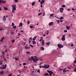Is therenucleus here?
I'll list each match as a JSON object with an SVG mask.
<instances>
[{"instance_id": "55", "label": "nucleus", "mask_w": 76, "mask_h": 76, "mask_svg": "<svg viewBox=\"0 0 76 76\" xmlns=\"http://www.w3.org/2000/svg\"><path fill=\"white\" fill-rule=\"evenodd\" d=\"M29 39L30 40H32V38L31 37H30Z\"/></svg>"}, {"instance_id": "2", "label": "nucleus", "mask_w": 76, "mask_h": 76, "mask_svg": "<svg viewBox=\"0 0 76 76\" xmlns=\"http://www.w3.org/2000/svg\"><path fill=\"white\" fill-rule=\"evenodd\" d=\"M47 72H48L49 73V75L50 76H52V74H53V72L51 71L48 70H47Z\"/></svg>"}, {"instance_id": "53", "label": "nucleus", "mask_w": 76, "mask_h": 76, "mask_svg": "<svg viewBox=\"0 0 76 76\" xmlns=\"http://www.w3.org/2000/svg\"><path fill=\"white\" fill-rule=\"evenodd\" d=\"M43 3H44L43 2H40V4H43Z\"/></svg>"}, {"instance_id": "46", "label": "nucleus", "mask_w": 76, "mask_h": 76, "mask_svg": "<svg viewBox=\"0 0 76 76\" xmlns=\"http://www.w3.org/2000/svg\"><path fill=\"white\" fill-rule=\"evenodd\" d=\"M14 1H15V2H18V0H14Z\"/></svg>"}, {"instance_id": "9", "label": "nucleus", "mask_w": 76, "mask_h": 76, "mask_svg": "<svg viewBox=\"0 0 76 76\" xmlns=\"http://www.w3.org/2000/svg\"><path fill=\"white\" fill-rule=\"evenodd\" d=\"M53 23H54L53 22H50L49 23V26H53Z\"/></svg>"}, {"instance_id": "40", "label": "nucleus", "mask_w": 76, "mask_h": 76, "mask_svg": "<svg viewBox=\"0 0 76 76\" xmlns=\"http://www.w3.org/2000/svg\"><path fill=\"white\" fill-rule=\"evenodd\" d=\"M15 25V24H14V23H12V25H11L12 26H14Z\"/></svg>"}, {"instance_id": "5", "label": "nucleus", "mask_w": 76, "mask_h": 76, "mask_svg": "<svg viewBox=\"0 0 76 76\" xmlns=\"http://www.w3.org/2000/svg\"><path fill=\"white\" fill-rule=\"evenodd\" d=\"M62 41H65V40H66L65 39V35H64V34L63 36L62 37Z\"/></svg>"}, {"instance_id": "36", "label": "nucleus", "mask_w": 76, "mask_h": 76, "mask_svg": "<svg viewBox=\"0 0 76 76\" xmlns=\"http://www.w3.org/2000/svg\"><path fill=\"white\" fill-rule=\"evenodd\" d=\"M66 6L65 5H63L61 6L62 7H65Z\"/></svg>"}, {"instance_id": "57", "label": "nucleus", "mask_w": 76, "mask_h": 76, "mask_svg": "<svg viewBox=\"0 0 76 76\" xmlns=\"http://www.w3.org/2000/svg\"><path fill=\"white\" fill-rule=\"evenodd\" d=\"M42 68H45V65H44V66H42Z\"/></svg>"}, {"instance_id": "61", "label": "nucleus", "mask_w": 76, "mask_h": 76, "mask_svg": "<svg viewBox=\"0 0 76 76\" xmlns=\"http://www.w3.org/2000/svg\"><path fill=\"white\" fill-rule=\"evenodd\" d=\"M74 72H76V67L75 68V69L74 70Z\"/></svg>"}, {"instance_id": "20", "label": "nucleus", "mask_w": 76, "mask_h": 76, "mask_svg": "<svg viewBox=\"0 0 76 76\" xmlns=\"http://www.w3.org/2000/svg\"><path fill=\"white\" fill-rule=\"evenodd\" d=\"M35 1L33 2L32 3V6H34V5H35Z\"/></svg>"}, {"instance_id": "4", "label": "nucleus", "mask_w": 76, "mask_h": 76, "mask_svg": "<svg viewBox=\"0 0 76 76\" xmlns=\"http://www.w3.org/2000/svg\"><path fill=\"white\" fill-rule=\"evenodd\" d=\"M6 1V0L3 1V0H0V4H1V3H3V4H4Z\"/></svg>"}, {"instance_id": "29", "label": "nucleus", "mask_w": 76, "mask_h": 76, "mask_svg": "<svg viewBox=\"0 0 76 76\" xmlns=\"http://www.w3.org/2000/svg\"><path fill=\"white\" fill-rule=\"evenodd\" d=\"M44 75L45 76H48V75H49V74L48 73H46Z\"/></svg>"}, {"instance_id": "16", "label": "nucleus", "mask_w": 76, "mask_h": 76, "mask_svg": "<svg viewBox=\"0 0 76 76\" xmlns=\"http://www.w3.org/2000/svg\"><path fill=\"white\" fill-rule=\"evenodd\" d=\"M6 16H5L4 15V17L3 18V20H4V21H5L6 20Z\"/></svg>"}, {"instance_id": "62", "label": "nucleus", "mask_w": 76, "mask_h": 76, "mask_svg": "<svg viewBox=\"0 0 76 76\" xmlns=\"http://www.w3.org/2000/svg\"><path fill=\"white\" fill-rule=\"evenodd\" d=\"M60 22H63V20H60Z\"/></svg>"}, {"instance_id": "56", "label": "nucleus", "mask_w": 76, "mask_h": 76, "mask_svg": "<svg viewBox=\"0 0 76 76\" xmlns=\"http://www.w3.org/2000/svg\"><path fill=\"white\" fill-rule=\"evenodd\" d=\"M28 41H29V43H30V42H31V40H30L29 39L28 40Z\"/></svg>"}, {"instance_id": "51", "label": "nucleus", "mask_w": 76, "mask_h": 76, "mask_svg": "<svg viewBox=\"0 0 76 76\" xmlns=\"http://www.w3.org/2000/svg\"><path fill=\"white\" fill-rule=\"evenodd\" d=\"M45 1L43 0H42V1L41 2L43 3H44V2Z\"/></svg>"}, {"instance_id": "22", "label": "nucleus", "mask_w": 76, "mask_h": 76, "mask_svg": "<svg viewBox=\"0 0 76 76\" xmlns=\"http://www.w3.org/2000/svg\"><path fill=\"white\" fill-rule=\"evenodd\" d=\"M70 27V26H66V29L68 30L69 29Z\"/></svg>"}, {"instance_id": "7", "label": "nucleus", "mask_w": 76, "mask_h": 76, "mask_svg": "<svg viewBox=\"0 0 76 76\" xmlns=\"http://www.w3.org/2000/svg\"><path fill=\"white\" fill-rule=\"evenodd\" d=\"M45 65V69H48L50 67V65Z\"/></svg>"}, {"instance_id": "58", "label": "nucleus", "mask_w": 76, "mask_h": 76, "mask_svg": "<svg viewBox=\"0 0 76 76\" xmlns=\"http://www.w3.org/2000/svg\"><path fill=\"white\" fill-rule=\"evenodd\" d=\"M69 72V71L66 70L64 72Z\"/></svg>"}, {"instance_id": "45", "label": "nucleus", "mask_w": 76, "mask_h": 76, "mask_svg": "<svg viewBox=\"0 0 76 76\" xmlns=\"http://www.w3.org/2000/svg\"><path fill=\"white\" fill-rule=\"evenodd\" d=\"M3 66L0 67V69H3Z\"/></svg>"}, {"instance_id": "35", "label": "nucleus", "mask_w": 76, "mask_h": 76, "mask_svg": "<svg viewBox=\"0 0 76 76\" xmlns=\"http://www.w3.org/2000/svg\"><path fill=\"white\" fill-rule=\"evenodd\" d=\"M66 68H65L64 69H62V70H63V72H64L66 71Z\"/></svg>"}, {"instance_id": "52", "label": "nucleus", "mask_w": 76, "mask_h": 76, "mask_svg": "<svg viewBox=\"0 0 76 76\" xmlns=\"http://www.w3.org/2000/svg\"><path fill=\"white\" fill-rule=\"evenodd\" d=\"M2 64H3V63L0 62V65H2Z\"/></svg>"}, {"instance_id": "15", "label": "nucleus", "mask_w": 76, "mask_h": 76, "mask_svg": "<svg viewBox=\"0 0 76 76\" xmlns=\"http://www.w3.org/2000/svg\"><path fill=\"white\" fill-rule=\"evenodd\" d=\"M4 74V72L3 71H2L0 72V75H3Z\"/></svg>"}, {"instance_id": "24", "label": "nucleus", "mask_w": 76, "mask_h": 76, "mask_svg": "<svg viewBox=\"0 0 76 76\" xmlns=\"http://www.w3.org/2000/svg\"><path fill=\"white\" fill-rule=\"evenodd\" d=\"M22 23H20L19 24V26L20 27H21V26H22Z\"/></svg>"}, {"instance_id": "49", "label": "nucleus", "mask_w": 76, "mask_h": 76, "mask_svg": "<svg viewBox=\"0 0 76 76\" xmlns=\"http://www.w3.org/2000/svg\"><path fill=\"white\" fill-rule=\"evenodd\" d=\"M37 72H38V73H40L39 70H38Z\"/></svg>"}, {"instance_id": "8", "label": "nucleus", "mask_w": 76, "mask_h": 76, "mask_svg": "<svg viewBox=\"0 0 76 76\" xmlns=\"http://www.w3.org/2000/svg\"><path fill=\"white\" fill-rule=\"evenodd\" d=\"M31 60H34L35 59L37 58V57L36 56H32L31 57Z\"/></svg>"}, {"instance_id": "14", "label": "nucleus", "mask_w": 76, "mask_h": 76, "mask_svg": "<svg viewBox=\"0 0 76 76\" xmlns=\"http://www.w3.org/2000/svg\"><path fill=\"white\" fill-rule=\"evenodd\" d=\"M4 10H8V8L7 7H4Z\"/></svg>"}, {"instance_id": "28", "label": "nucleus", "mask_w": 76, "mask_h": 76, "mask_svg": "<svg viewBox=\"0 0 76 76\" xmlns=\"http://www.w3.org/2000/svg\"><path fill=\"white\" fill-rule=\"evenodd\" d=\"M53 15H54V14H51L50 15V17H52V16H53Z\"/></svg>"}, {"instance_id": "50", "label": "nucleus", "mask_w": 76, "mask_h": 76, "mask_svg": "<svg viewBox=\"0 0 76 76\" xmlns=\"http://www.w3.org/2000/svg\"><path fill=\"white\" fill-rule=\"evenodd\" d=\"M67 32V30L64 31V32Z\"/></svg>"}, {"instance_id": "3", "label": "nucleus", "mask_w": 76, "mask_h": 76, "mask_svg": "<svg viewBox=\"0 0 76 76\" xmlns=\"http://www.w3.org/2000/svg\"><path fill=\"white\" fill-rule=\"evenodd\" d=\"M58 48H63V46L61 44H58Z\"/></svg>"}, {"instance_id": "38", "label": "nucleus", "mask_w": 76, "mask_h": 76, "mask_svg": "<svg viewBox=\"0 0 76 76\" xmlns=\"http://www.w3.org/2000/svg\"><path fill=\"white\" fill-rule=\"evenodd\" d=\"M30 46L31 47V48H34V46L31 45H30Z\"/></svg>"}, {"instance_id": "11", "label": "nucleus", "mask_w": 76, "mask_h": 76, "mask_svg": "<svg viewBox=\"0 0 76 76\" xmlns=\"http://www.w3.org/2000/svg\"><path fill=\"white\" fill-rule=\"evenodd\" d=\"M30 47H28L27 46H26L25 47V48L26 49V50H29L30 48Z\"/></svg>"}, {"instance_id": "42", "label": "nucleus", "mask_w": 76, "mask_h": 76, "mask_svg": "<svg viewBox=\"0 0 76 76\" xmlns=\"http://www.w3.org/2000/svg\"><path fill=\"white\" fill-rule=\"evenodd\" d=\"M8 76H12V74H10L9 75H8Z\"/></svg>"}, {"instance_id": "43", "label": "nucleus", "mask_w": 76, "mask_h": 76, "mask_svg": "<svg viewBox=\"0 0 76 76\" xmlns=\"http://www.w3.org/2000/svg\"><path fill=\"white\" fill-rule=\"evenodd\" d=\"M23 66H25V65H26V63H23Z\"/></svg>"}, {"instance_id": "54", "label": "nucleus", "mask_w": 76, "mask_h": 76, "mask_svg": "<svg viewBox=\"0 0 76 76\" xmlns=\"http://www.w3.org/2000/svg\"><path fill=\"white\" fill-rule=\"evenodd\" d=\"M31 60V59L30 58L27 61H30Z\"/></svg>"}, {"instance_id": "64", "label": "nucleus", "mask_w": 76, "mask_h": 76, "mask_svg": "<svg viewBox=\"0 0 76 76\" xmlns=\"http://www.w3.org/2000/svg\"><path fill=\"white\" fill-rule=\"evenodd\" d=\"M42 39H43V37H42L41 38V39H42Z\"/></svg>"}, {"instance_id": "63", "label": "nucleus", "mask_w": 76, "mask_h": 76, "mask_svg": "<svg viewBox=\"0 0 76 76\" xmlns=\"http://www.w3.org/2000/svg\"><path fill=\"white\" fill-rule=\"evenodd\" d=\"M45 13H43V15L42 16H45Z\"/></svg>"}, {"instance_id": "37", "label": "nucleus", "mask_w": 76, "mask_h": 76, "mask_svg": "<svg viewBox=\"0 0 76 76\" xmlns=\"http://www.w3.org/2000/svg\"><path fill=\"white\" fill-rule=\"evenodd\" d=\"M12 42L13 43H14V42H15V40H12Z\"/></svg>"}, {"instance_id": "26", "label": "nucleus", "mask_w": 76, "mask_h": 76, "mask_svg": "<svg viewBox=\"0 0 76 76\" xmlns=\"http://www.w3.org/2000/svg\"><path fill=\"white\" fill-rule=\"evenodd\" d=\"M13 28L14 29H16V26H13Z\"/></svg>"}, {"instance_id": "32", "label": "nucleus", "mask_w": 76, "mask_h": 76, "mask_svg": "<svg viewBox=\"0 0 76 76\" xmlns=\"http://www.w3.org/2000/svg\"><path fill=\"white\" fill-rule=\"evenodd\" d=\"M27 23L28 25H29V24L30 23V22H29V20L28 21Z\"/></svg>"}, {"instance_id": "23", "label": "nucleus", "mask_w": 76, "mask_h": 76, "mask_svg": "<svg viewBox=\"0 0 76 76\" xmlns=\"http://www.w3.org/2000/svg\"><path fill=\"white\" fill-rule=\"evenodd\" d=\"M42 45H44V40H43L42 41Z\"/></svg>"}, {"instance_id": "47", "label": "nucleus", "mask_w": 76, "mask_h": 76, "mask_svg": "<svg viewBox=\"0 0 76 76\" xmlns=\"http://www.w3.org/2000/svg\"><path fill=\"white\" fill-rule=\"evenodd\" d=\"M15 10H12V13H14V12H15Z\"/></svg>"}, {"instance_id": "60", "label": "nucleus", "mask_w": 76, "mask_h": 76, "mask_svg": "<svg viewBox=\"0 0 76 76\" xmlns=\"http://www.w3.org/2000/svg\"><path fill=\"white\" fill-rule=\"evenodd\" d=\"M23 32V30H21V31H20V32Z\"/></svg>"}, {"instance_id": "13", "label": "nucleus", "mask_w": 76, "mask_h": 76, "mask_svg": "<svg viewBox=\"0 0 76 76\" xmlns=\"http://www.w3.org/2000/svg\"><path fill=\"white\" fill-rule=\"evenodd\" d=\"M41 50H44V48H43V47H41L40 48L39 51H41Z\"/></svg>"}, {"instance_id": "33", "label": "nucleus", "mask_w": 76, "mask_h": 76, "mask_svg": "<svg viewBox=\"0 0 76 76\" xmlns=\"http://www.w3.org/2000/svg\"><path fill=\"white\" fill-rule=\"evenodd\" d=\"M64 19V18L63 17H61L60 18V20H61L62 19Z\"/></svg>"}, {"instance_id": "1", "label": "nucleus", "mask_w": 76, "mask_h": 76, "mask_svg": "<svg viewBox=\"0 0 76 76\" xmlns=\"http://www.w3.org/2000/svg\"><path fill=\"white\" fill-rule=\"evenodd\" d=\"M12 10H16V7H17V6H16V5H15V4L12 5Z\"/></svg>"}, {"instance_id": "17", "label": "nucleus", "mask_w": 76, "mask_h": 76, "mask_svg": "<svg viewBox=\"0 0 76 76\" xmlns=\"http://www.w3.org/2000/svg\"><path fill=\"white\" fill-rule=\"evenodd\" d=\"M4 39V37H2V38L1 39V40H0L1 42H2Z\"/></svg>"}, {"instance_id": "30", "label": "nucleus", "mask_w": 76, "mask_h": 76, "mask_svg": "<svg viewBox=\"0 0 76 76\" xmlns=\"http://www.w3.org/2000/svg\"><path fill=\"white\" fill-rule=\"evenodd\" d=\"M32 43L34 44H36V42H35V41H32Z\"/></svg>"}, {"instance_id": "6", "label": "nucleus", "mask_w": 76, "mask_h": 76, "mask_svg": "<svg viewBox=\"0 0 76 76\" xmlns=\"http://www.w3.org/2000/svg\"><path fill=\"white\" fill-rule=\"evenodd\" d=\"M37 61H38V59H37L36 58V59H35L34 60H33V62L35 63H37Z\"/></svg>"}, {"instance_id": "34", "label": "nucleus", "mask_w": 76, "mask_h": 76, "mask_svg": "<svg viewBox=\"0 0 76 76\" xmlns=\"http://www.w3.org/2000/svg\"><path fill=\"white\" fill-rule=\"evenodd\" d=\"M29 27L30 28H31V29H32V28H33V26H30Z\"/></svg>"}, {"instance_id": "59", "label": "nucleus", "mask_w": 76, "mask_h": 76, "mask_svg": "<svg viewBox=\"0 0 76 76\" xmlns=\"http://www.w3.org/2000/svg\"><path fill=\"white\" fill-rule=\"evenodd\" d=\"M74 63H76V60L74 61Z\"/></svg>"}, {"instance_id": "48", "label": "nucleus", "mask_w": 76, "mask_h": 76, "mask_svg": "<svg viewBox=\"0 0 76 76\" xmlns=\"http://www.w3.org/2000/svg\"><path fill=\"white\" fill-rule=\"evenodd\" d=\"M26 53L27 54H29V53H30V52L26 51Z\"/></svg>"}, {"instance_id": "10", "label": "nucleus", "mask_w": 76, "mask_h": 76, "mask_svg": "<svg viewBox=\"0 0 76 76\" xmlns=\"http://www.w3.org/2000/svg\"><path fill=\"white\" fill-rule=\"evenodd\" d=\"M63 10H64V9H63V8H60V12H61V13H62Z\"/></svg>"}, {"instance_id": "39", "label": "nucleus", "mask_w": 76, "mask_h": 76, "mask_svg": "<svg viewBox=\"0 0 76 76\" xmlns=\"http://www.w3.org/2000/svg\"><path fill=\"white\" fill-rule=\"evenodd\" d=\"M74 45L73 44H71V47H73V45Z\"/></svg>"}, {"instance_id": "27", "label": "nucleus", "mask_w": 76, "mask_h": 76, "mask_svg": "<svg viewBox=\"0 0 76 76\" xmlns=\"http://www.w3.org/2000/svg\"><path fill=\"white\" fill-rule=\"evenodd\" d=\"M46 35H48V34H49V31H48L46 32Z\"/></svg>"}, {"instance_id": "41", "label": "nucleus", "mask_w": 76, "mask_h": 76, "mask_svg": "<svg viewBox=\"0 0 76 76\" xmlns=\"http://www.w3.org/2000/svg\"><path fill=\"white\" fill-rule=\"evenodd\" d=\"M42 14V12H40V13L38 14V16H40V15H41Z\"/></svg>"}, {"instance_id": "25", "label": "nucleus", "mask_w": 76, "mask_h": 76, "mask_svg": "<svg viewBox=\"0 0 76 76\" xmlns=\"http://www.w3.org/2000/svg\"><path fill=\"white\" fill-rule=\"evenodd\" d=\"M46 44L48 45H49L50 44V42H48L46 43Z\"/></svg>"}, {"instance_id": "18", "label": "nucleus", "mask_w": 76, "mask_h": 76, "mask_svg": "<svg viewBox=\"0 0 76 76\" xmlns=\"http://www.w3.org/2000/svg\"><path fill=\"white\" fill-rule=\"evenodd\" d=\"M15 60H16V61H18L19 60V58H18L16 57H15Z\"/></svg>"}, {"instance_id": "21", "label": "nucleus", "mask_w": 76, "mask_h": 76, "mask_svg": "<svg viewBox=\"0 0 76 76\" xmlns=\"http://www.w3.org/2000/svg\"><path fill=\"white\" fill-rule=\"evenodd\" d=\"M4 53L3 52V55H2L1 56V57H3H3H4Z\"/></svg>"}, {"instance_id": "12", "label": "nucleus", "mask_w": 76, "mask_h": 76, "mask_svg": "<svg viewBox=\"0 0 76 76\" xmlns=\"http://www.w3.org/2000/svg\"><path fill=\"white\" fill-rule=\"evenodd\" d=\"M7 67V65L6 64H5V66L3 67V69H6Z\"/></svg>"}, {"instance_id": "31", "label": "nucleus", "mask_w": 76, "mask_h": 76, "mask_svg": "<svg viewBox=\"0 0 76 76\" xmlns=\"http://www.w3.org/2000/svg\"><path fill=\"white\" fill-rule=\"evenodd\" d=\"M3 29V27H0V31H2V29Z\"/></svg>"}, {"instance_id": "44", "label": "nucleus", "mask_w": 76, "mask_h": 76, "mask_svg": "<svg viewBox=\"0 0 76 76\" xmlns=\"http://www.w3.org/2000/svg\"><path fill=\"white\" fill-rule=\"evenodd\" d=\"M57 22H58V23H60V22L59 21V20H57Z\"/></svg>"}, {"instance_id": "19", "label": "nucleus", "mask_w": 76, "mask_h": 76, "mask_svg": "<svg viewBox=\"0 0 76 76\" xmlns=\"http://www.w3.org/2000/svg\"><path fill=\"white\" fill-rule=\"evenodd\" d=\"M37 38V36H34V38L33 39V40H35Z\"/></svg>"}]
</instances>
